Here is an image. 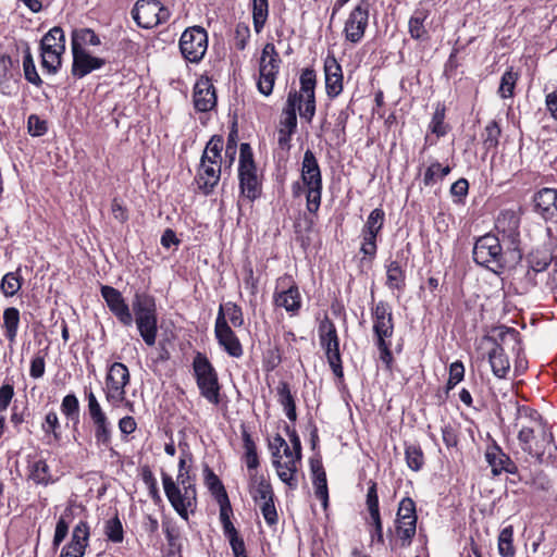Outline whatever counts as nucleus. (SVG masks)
<instances>
[{
  "label": "nucleus",
  "mask_w": 557,
  "mask_h": 557,
  "mask_svg": "<svg viewBox=\"0 0 557 557\" xmlns=\"http://www.w3.org/2000/svg\"><path fill=\"white\" fill-rule=\"evenodd\" d=\"M214 335L219 345L227 355L233 358H240L243 356V346L228 322L224 320L223 310H219L218 312L214 324Z\"/></svg>",
  "instance_id": "obj_16"
},
{
  "label": "nucleus",
  "mask_w": 557,
  "mask_h": 557,
  "mask_svg": "<svg viewBox=\"0 0 557 557\" xmlns=\"http://www.w3.org/2000/svg\"><path fill=\"white\" fill-rule=\"evenodd\" d=\"M282 60L272 42H267L259 61L258 89L264 96L272 94Z\"/></svg>",
  "instance_id": "obj_8"
},
{
  "label": "nucleus",
  "mask_w": 557,
  "mask_h": 557,
  "mask_svg": "<svg viewBox=\"0 0 557 557\" xmlns=\"http://www.w3.org/2000/svg\"><path fill=\"white\" fill-rule=\"evenodd\" d=\"M278 403L283 406L286 417L290 421H296V404L294 396L292 395L289 384L287 382H280L277 385Z\"/></svg>",
  "instance_id": "obj_33"
},
{
  "label": "nucleus",
  "mask_w": 557,
  "mask_h": 557,
  "mask_svg": "<svg viewBox=\"0 0 557 557\" xmlns=\"http://www.w3.org/2000/svg\"><path fill=\"white\" fill-rule=\"evenodd\" d=\"M219 310H223L224 320H228L234 327H240L244 325L243 310L238 305L227 302L224 306L221 305Z\"/></svg>",
  "instance_id": "obj_48"
},
{
  "label": "nucleus",
  "mask_w": 557,
  "mask_h": 557,
  "mask_svg": "<svg viewBox=\"0 0 557 557\" xmlns=\"http://www.w3.org/2000/svg\"><path fill=\"white\" fill-rule=\"evenodd\" d=\"M60 422L55 411H49L45 417V422L42 423V431L46 434H52L55 441H59L61 434L59 432Z\"/></svg>",
  "instance_id": "obj_60"
},
{
  "label": "nucleus",
  "mask_w": 557,
  "mask_h": 557,
  "mask_svg": "<svg viewBox=\"0 0 557 557\" xmlns=\"http://www.w3.org/2000/svg\"><path fill=\"white\" fill-rule=\"evenodd\" d=\"M519 221L513 212H504L495 222L497 234L487 233L475 239L472 257L474 262L496 274L507 265V251L517 250Z\"/></svg>",
  "instance_id": "obj_2"
},
{
  "label": "nucleus",
  "mask_w": 557,
  "mask_h": 557,
  "mask_svg": "<svg viewBox=\"0 0 557 557\" xmlns=\"http://www.w3.org/2000/svg\"><path fill=\"white\" fill-rule=\"evenodd\" d=\"M375 341H388L394 334V320L391 306L379 301L371 309Z\"/></svg>",
  "instance_id": "obj_17"
},
{
  "label": "nucleus",
  "mask_w": 557,
  "mask_h": 557,
  "mask_svg": "<svg viewBox=\"0 0 557 557\" xmlns=\"http://www.w3.org/2000/svg\"><path fill=\"white\" fill-rule=\"evenodd\" d=\"M61 412L73 422L74 430H76L79 422V401L74 394H67L63 397Z\"/></svg>",
  "instance_id": "obj_41"
},
{
  "label": "nucleus",
  "mask_w": 557,
  "mask_h": 557,
  "mask_svg": "<svg viewBox=\"0 0 557 557\" xmlns=\"http://www.w3.org/2000/svg\"><path fill=\"white\" fill-rule=\"evenodd\" d=\"M72 74L77 78H83L94 70H98L106 64V60L97 57H92L86 49H74Z\"/></svg>",
  "instance_id": "obj_22"
},
{
  "label": "nucleus",
  "mask_w": 557,
  "mask_h": 557,
  "mask_svg": "<svg viewBox=\"0 0 557 557\" xmlns=\"http://www.w3.org/2000/svg\"><path fill=\"white\" fill-rule=\"evenodd\" d=\"M557 200V189L542 188L534 196V206L537 213L543 219L549 218V210L552 205Z\"/></svg>",
  "instance_id": "obj_30"
},
{
  "label": "nucleus",
  "mask_w": 557,
  "mask_h": 557,
  "mask_svg": "<svg viewBox=\"0 0 557 557\" xmlns=\"http://www.w3.org/2000/svg\"><path fill=\"white\" fill-rule=\"evenodd\" d=\"M23 70H24V76L27 82L30 84L39 87L42 84V79L40 78L39 74L37 73L33 55L29 51V49L26 50L24 59H23Z\"/></svg>",
  "instance_id": "obj_51"
},
{
  "label": "nucleus",
  "mask_w": 557,
  "mask_h": 557,
  "mask_svg": "<svg viewBox=\"0 0 557 557\" xmlns=\"http://www.w3.org/2000/svg\"><path fill=\"white\" fill-rule=\"evenodd\" d=\"M103 297L109 310L124 326H132L135 322L137 331L144 343L152 347L158 336V311L156 298L146 292H136L132 300V309L126 304L120 290L114 287L101 286Z\"/></svg>",
  "instance_id": "obj_1"
},
{
  "label": "nucleus",
  "mask_w": 557,
  "mask_h": 557,
  "mask_svg": "<svg viewBox=\"0 0 557 557\" xmlns=\"http://www.w3.org/2000/svg\"><path fill=\"white\" fill-rule=\"evenodd\" d=\"M428 17L425 10H417L409 20V33L414 39H425L428 36L424 27V21Z\"/></svg>",
  "instance_id": "obj_43"
},
{
  "label": "nucleus",
  "mask_w": 557,
  "mask_h": 557,
  "mask_svg": "<svg viewBox=\"0 0 557 557\" xmlns=\"http://www.w3.org/2000/svg\"><path fill=\"white\" fill-rule=\"evenodd\" d=\"M252 23L257 34H260L267 23L269 16L268 0H251Z\"/></svg>",
  "instance_id": "obj_39"
},
{
  "label": "nucleus",
  "mask_w": 557,
  "mask_h": 557,
  "mask_svg": "<svg viewBox=\"0 0 557 557\" xmlns=\"http://www.w3.org/2000/svg\"><path fill=\"white\" fill-rule=\"evenodd\" d=\"M512 527L504 528L498 536V550L503 557H513L515 548L512 545Z\"/></svg>",
  "instance_id": "obj_49"
},
{
  "label": "nucleus",
  "mask_w": 557,
  "mask_h": 557,
  "mask_svg": "<svg viewBox=\"0 0 557 557\" xmlns=\"http://www.w3.org/2000/svg\"><path fill=\"white\" fill-rule=\"evenodd\" d=\"M94 423V433L96 444L106 448L110 447L112 438V429L108 417L91 420Z\"/></svg>",
  "instance_id": "obj_36"
},
{
  "label": "nucleus",
  "mask_w": 557,
  "mask_h": 557,
  "mask_svg": "<svg viewBox=\"0 0 557 557\" xmlns=\"http://www.w3.org/2000/svg\"><path fill=\"white\" fill-rule=\"evenodd\" d=\"M307 187V209L311 213H315L321 205L322 184L309 185Z\"/></svg>",
  "instance_id": "obj_56"
},
{
  "label": "nucleus",
  "mask_w": 557,
  "mask_h": 557,
  "mask_svg": "<svg viewBox=\"0 0 557 557\" xmlns=\"http://www.w3.org/2000/svg\"><path fill=\"white\" fill-rule=\"evenodd\" d=\"M243 442L245 448L244 460L246 462L250 476L251 473H258L257 468L259 467V457L257 454L256 444L249 433H243Z\"/></svg>",
  "instance_id": "obj_37"
},
{
  "label": "nucleus",
  "mask_w": 557,
  "mask_h": 557,
  "mask_svg": "<svg viewBox=\"0 0 557 557\" xmlns=\"http://www.w3.org/2000/svg\"><path fill=\"white\" fill-rule=\"evenodd\" d=\"M298 102H302V96L297 90H290L280 121L277 143L282 149H289L292 136L296 132Z\"/></svg>",
  "instance_id": "obj_12"
},
{
  "label": "nucleus",
  "mask_w": 557,
  "mask_h": 557,
  "mask_svg": "<svg viewBox=\"0 0 557 557\" xmlns=\"http://www.w3.org/2000/svg\"><path fill=\"white\" fill-rule=\"evenodd\" d=\"M29 479L33 480L36 484L41 485H48L54 482L51 476L48 463L42 459L35 461L30 466Z\"/></svg>",
  "instance_id": "obj_42"
},
{
  "label": "nucleus",
  "mask_w": 557,
  "mask_h": 557,
  "mask_svg": "<svg viewBox=\"0 0 557 557\" xmlns=\"http://www.w3.org/2000/svg\"><path fill=\"white\" fill-rule=\"evenodd\" d=\"M223 139L221 136H213L207 144L201 158L208 161L222 162Z\"/></svg>",
  "instance_id": "obj_50"
},
{
  "label": "nucleus",
  "mask_w": 557,
  "mask_h": 557,
  "mask_svg": "<svg viewBox=\"0 0 557 557\" xmlns=\"http://www.w3.org/2000/svg\"><path fill=\"white\" fill-rule=\"evenodd\" d=\"M206 483L216 500L222 499L223 495L227 494L221 480L209 468H206Z\"/></svg>",
  "instance_id": "obj_59"
},
{
  "label": "nucleus",
  "mask_w": 557,
  "mask_h": 557,
  "mask_svg": "<svg viewBox=\"0 0 557 557\" xmlns=\"http://www.w3.org/2000/svg\"><path fill=\"white\" fill-rule=\"evenodd\" d=\"M129 384V381H119L114 379L106 377V399L112 407H120L122 404L133 408V403L126 399L125 387Z\"/></svg>",
  "instance_id": "obj_25"
},
{
  "label": "nucleus",
  "mask_w": 557,
  "mask_h": 557,
  "mask_svg": "<svg viewBox=\"0 0 557 557\" xmlns=\"http://www.w3.org/2000/svg\"><path fill=\"white\" fill-rule=\"evenodd\" d=\"M238 176L242 194L250 200L258 198L260 195V185L257 169L251 147L246 143L240 145Z\"/></svg>",
  "instance_id": "obj_7"
},
{
  "label": "nucleus",
  "mask_w": 557,
  "mask_h": 557,
  "mask_svg": "<svg viewBox=\"0 0 557 557\" xmlns=\"http://www.w3.org/2000/svg\"><path fill=\"white\" fill-rule=\"evenodd\" d=\"M518 79V74L511 69L507 70L500 79L498 94L502 98H510L513 96V89Z\"/></svg>",
  "instance_id": "obj_52"
},
{
  "label": "nucleus",
  "mask_w": 557,
  "mask_h": 557,
  "mask_svg": "<svg viewBox=\"0 0 557 557\" xmlns=\"http://www.w3.org/2000/svg\"><path fill=\"white\" fill-rule=\"evenodd\" d=\"M161 479L169 503L182 519L188 520L197 509V490L189 471L178 472L176 481L161 471Z\"/></svg>",
  "instance_id": "obj_3"
},
{
  "label": "nucleus",
  "mask_w": 557,
  "mask_h": 557,
  "mask_svg": "<svg viewBox=\"0 0 557 557\" xmlns=\"http://www.w3.org/2000/svg\"><path fill=\"white\" fill-rule=\"evenodd\" d=\"M445 120V107L437 106L433 113L430 129L437 137L445 136L447 134V125L444 123Z\"/></svg>",
  "instance_id": "obj_53"
},
{
  "label": "nucleus",
  "mask_w": 557,
  "mask_h": 557,
  "mask_svg": "<svg viewBox=\"0 0 557 557\" xmlns=\"http://www.w3.org/2000/svg\"><path fill=\"white\" fill-rule=\"evenodd\" d=\"M41 65L50 74H55L61 67V58L64 52L52 51L50 49L40 48Z\"/></svg>",
  "instance_id": "obj_47"
},
{
  "label": "nucleus",
  "mask_w": 557,
  "mask_h": 557,
  "mask_svg": "<svg viewBox=\"0 0 557 557\" xmlns=\"http://www.w3.org/2000/svg\"><path fill=\"white\" fill-rule=\"evenodd\" d=\"M106 535L113 543H121L124 539L123 527L117 517L107 521Z\"/></svg>",
  "instance_id": "obj_57"
},
{
  "label": "nucleus",
  "mask_w": 557,
  "mask_h": 557,
  "mask_svg": "<svg viewBox=\"0 0 557 557\" xmlns=\"http://www.w3.org/2000/svg\"><path fill=\"white\" fill-rule=\"evenodd\" d=\"M500 134L502 131L496 121L487 123L482 134L483 147L486 151L495 149L498 146Z\"/></svg>",
  "instance_id": "obj_44"
},
{
  "label": "nucleus",
  "mask_w": 557,
  "mask_h": 557,
  "mask_svg": "<svg viewBox=\"0 0 557 557\" xmlns=\"http://www.w3.org/2000/svg\"><path fill=\"white\" fill-rule=\"evenodd\" d=\"M313 485L315 488V496L322 502L323 506L326 507L329 492L325 471H320V473L314 475Z\"/></svg>",
  "instance_id": "obj_58"
},
{
  "label": "nucleus",
  "mask_w": 557,
  "mask_h": 557,
  "mask_svg": "<svg viewBox=\"0 0 557 557\" xmlns=\"http://www.w3.org/2000/svg\"><path fill=\"white\" fill-rule=\"evenodd\" d=\"M22 269L18 267L15 271L5 273L0 282V290L4 297H14L23 285Z\"/></svg>",
  "instance_id": "obj_29"
},
{
  "label": "nucleus",
  "mask_w": 557,
  "mask_h": 557,
  "mask_svg": "<svg viewBox=\"0 0 557 557\" xmlns=\"http://www.w3.org/2000/svg\"><path fill=\"white\" fill-rule=\"evenodd\" d=\"M386 286L397 290H404L406 286V273L397 260L386 265Z\"/></svg>",
  "instance_id": "obj_31"
},
{
  "label": "nucleus",
  "mask_w": 557,
  "mask_h": 557,
  "mask_svg": "<svg viewBox=\"0 0 557 557\" xmlns=\"http://www.w3.org/2000/svg\"><path fill=\"white\" fill-rule=\"evenodd\" d=\"M385 222V212L381 208L372 210L362 227V244L360 251L370 259H374L376 255V237L383 228Z\"/></svg>",
  "instance_id": "obj_13"
},
{
  "label": "nucleus",
  "mask_w": 557,
  "mask_h": 557,
  "mask_svg": "<svg viewBox=\"0 0 557 557\" xmlns=\"http://www.w3.org/2000/svg\"><path fill=\"white\" fill-rule=\"evenodd\" d=\"M366 504L370 516L380 513L377 487L373 481H370Z\"/></svg>",
  "instance_id": "obj_61"
},
{
  "label": "nucleus",
  "mask_w": 557,
  "mask_h": 557,
  "mask_svg": "<svg viewBox=\"0 0 557 557\" xmlns=\"http://www.w3.org/2000/svg\"><path fill=\"white\" fill-rule=\"evenodd\" d=\"M325 89L330 98L337 97L343 91V71L334 55H327L324 61Z\"/></svg>",
  "instance_id": "obj_23"
},
{
  "label": "nucleus",
  "mask_w": 557,
  "mask_h": 557,
  "mask_svg": "<svg viewBox=\"0 0 557 557\" xmlns=\"http://www.w3.org/2000/svg\"><path fill=\"white\" fill-rule=\"evenodd\" d=\"M281 450L282 449H271L273 466L276 469L278 478L290 488L295 490L298 486V481L296 479L298 463L295 459L283 461Z\"/></svg>",
  "instance_id": "obj_24"
},
{
  "label": "nucleus",
  "mask_w": 557,
  "mask_h": 557,
  "mask_svg": "<svg viewBox=\"0 0 557 557\" xmlns=\"http://www.w3.org/2000/svg\"><path fill=\"white\" fill-rule=\"evenodd\" d=\"M194 106L199 112H208L216 106L215 88L211 79L207 76H201L194 87Z\"/></svg>",
  "instance_id": "obj_19"
},
{
  "label": "nucleus",
  "mask_w": 557,
  "mask_h": 557,
  "mask_svg": "<svg viewBox=\"0 0 557 557\" xmlns=\"http://www.w3.org/2000/svg\"><path fill=\"white\" fill-rule=\"evenodd\" d=\"M507 410H515V428H520L518 432V441L522 450L531 456L541 457L544 449L535 442V428L541 426L540 413L528 407L520 406L516 400H509L505 404Z\"/></svg>",
  "instance_id": "obj_4"
},
{
  "label": "nucleus",
  "mask_w": 557,
  "mask_h": 557,
  "mask_svg": "<svg viewBox=\"0 0 557 557\" xmlns=\"http://www.w3.org/2000/svg\"><path fill=\"white\" fill-rule=\"evenodd\" d=\"M485 459L492 469L493 475H499L502 472L510 474H516L518 472L516 463L506 453H504L496 442H493V444L486 448Z\"/></svg>",
  "instance_id": "obj_20"
},
{
  "label": "nucleus",
  "mask_w": 557,
  "mask_h": 557,
  "mask_svg": "<svg viewBox=\"0 0 557 557\" xmlns=\"http://www.w3.org/2000/svg\"><path fill=\"white\" fill-rule=\"evenodd\" d=\"M333 342L330 343V346H324L325 355L329 361V364L333 371V373L342 377L343 376V367L342 359L339 354V339L338 337H333Z\"/></svg>",
  "instance_id": "obj_40"
},
{
  "label": "nucleus",
  "mask_w": 557,
  "mask_h": 557,
  "mask_svg": "<svg viewBox=\"0 0 557 557\" xmlns=\"http://www.w3.org/2000/svg\"><path fill=\"white\" fill-rule=\"evenodd\" d=\"M132 16L138 26L152 28L170 18V11L158 0H137Z\"/></svg>",
  "instance_id": "obj_11"
},
{
  "label": "nucleus",
  "mask_w": 557,
  "mask_h": 557,
  "mask_svg": "<svg viewBox=\"0 0 557 557\" xmlns=\"http://www.w3.org/2000/svg\"><path fill=\"white\" fill-rule=\"evenodd\" d=\"M85 394H86V399L88 401V411H89L90 419L94 420V419L106 417L107 414L102 410L96 395L91 391L85 392Z\"/></svg>",
  "instance_id": "obj_64"
},
{
  "label": "nucleus",
  "mask_w": 557,
  "mask_h": 557,
  "mask_svg": "<svg viewBox=\"0 0 557 557\" xmlns=\"http://www.w3.org/2000/svg\"><path fill=\"white\" fill-rule=\"evenodd\" d=\"M107 377L119 381H131L128 368L122 362H114L108 370Z\"/></svg>",
  "instance_id": "obj_63"
},
{
  "label": "nucleus",
  "mask_w": 557,
  "mask_h": 557,
  "mask_svg": "<svg viewBox=\"0 0 557 557\" xmlns=\"http://www.w3.org/2000/svg\"><path fill=\"white\" fill-rule=\"evenodd\" d=\"M550 261H552V256L545 250H543V251L536 250V251L531 252L528 257V262H529L528 275L530 274V271H532L534 273L545 271L548 268V265L550 264Z\"/></svg>",
  "instance_id": "obj_45"
},
{
  "label": "nucleus",
  "mask_w": 557,
  "mask_h": 557,
  "mask_svg": "<svg viewBox=\"0 0 557 557\" xmlns=\"http://www.w3.org/2000/svg\"><path fill=\"white\" fill-rule=\"evenodd\" d=\"M275 306L284 308L289 313H296L301 306V297L296 285L289 286L287 289L276 292L274 296Z\"/></svg>",
  "instance_id": "obj_28"
},
{
  "label": "nucleus",
  "mask_w": 557,
  "mask_h": 557,
  "mask_svg": "<svg viewBox=\"0 0 557 557\" xmlns=\"http://www.w3.org/2000/svg\"><path fill=\"white\" fill-rule=\"evenodd\" d=\"M208 49V34L201 26L186 28L180 38V50L185 60L199 63Z\"/></svg>",
  "instance_id": "obj_10"
},
{
  "label": "nucleus",
  "mask_w": 557,
  "mask_h": 557,
  "mask_svg": "<svg viewBox=\"0 0 557 557\" xmlns=\"http://www.w3.org/2000/svg\"><path fill=\"white\" fill-rule=\"evenodd\" d=\"M20 326V311L15 307H9L3 311V323L4 335L10 344H14L17 331Z\"/></svg>",
  "instance_id": "obj_32"
},
{
  "label": "nucleus",
  "mask_w": 557,
  "mask_h": 557,
  "mask_svg": "<svg viewBox=\"0 0 557 557\" xmlns=\"http://www.w3.org/2000/svg\"><path fill=\"white\" fill-rule=\"evenodd\" d=\"M40 48L50 49L52 51H65V36L61 27H52L41 39Z\"/></svg>",
  "instance_id": "obj_34"
},
{
  "label": "nucleus",
  "mask_w": 557,
  "mask_h": 557,
  "mask_svg": "<svg viewBox=\"0 0 557 557\" xmlns=\"http://www.w3.org/2000/svg\"><path fill=\"white\" fill-rule=\"evenodd\" d=\"M513 344L512 349L520 347V333L512 327H500L497 336L486 335L482 338V345L488 346V361L495 376L506 377L510 369V362L505 354L504 345Z\"/></svg>",
  "instance_id": "obj_5"
},
{
  "label": "nucleus",
  "mask_w": 557,
  "mask_h": 557,
  "mask_svg": "<svg viewBox=\"0 0 557 557\" xmlns=\"http://www.w3.org/2000/svg\"><path fill=\"white\" fill-rule=\"evenodd\" d=\"M101 40L91 28H78L72 32V50L85 49L84 46H99Z\"/></svg>",
  "instance_id": "obj_35"
},
{
  "label": "nucleus",
  "mask_w": 557,
  "mask_h": 557,
  "mask_svg": "<svg viewBox=\"0 0 557 557\" xmlns=\"http://www.w3.org/2000/svg\"><path fill=\"white\" fill-rule=\"evenodd\" d=\"M301 181L305 186L322 184V176L318 160L314 153L306 150L301 163Z\"/></svg>",
  "instance_id": "obj_26"
},
{
  "label": "nucleus",
  "mask_w": 557,
  "mask_h": 557,
  "mask_svg": "<svg viewBox=\"0 0 557 557\" xmlns=\"http://www.w3.org/2000/svg\"><path fill=\"white\" fill-rule=\"evenodd\" d=\"M369 0H360L345 22L344 35L347 41L358 44L364 36L369 22Z\"/></svg>",
  "instance_id": "obj_14"
},
{
  "label": "nucleus",
  "mask_w": 557,
  "mask_h": 557,
  "mask_svg": "<svg viewBox=\"0 0 557 557\" xmlns=\"http://www.w3.org/2000/svg\"><path fill=\"white\" fill-rule=\"evenodd\" d=\"M405 457H406L407 466L411 470L419 471L422 469V467L424 465V455L419 445H414V444L407 445L406 444Z\"/></svg>",
  "instance_id": "obj_46"
},
{
  "label": "nucleus",
  "mask_w": 557,
  "mask_h": 557,
  "mask_svg": "<svg viewBox=\"0 0 557 557\" xmlns=\"http://www.w3.org/2000/svg\"><path fill=\"white\" fill-rule=\"evenodd\" d=\"M300 91L297 94L302 96V102H298V111L301 119L311 122L315 114V72L312 69H305L301 72Z\"/></svg>",
  "instance_id": "obj_15"
},
{
  "label": "nucleus",
  "mask_w": 557,
  "mask_h": 557,
  "mask_svg": "<svg viewBox=\"0 0 557 557\" xmlns=\"http://www.w3.org/2000/svg\"><path fill=\"white\" fill-rule=\"evenodd\" d=\"M261 513L269 525H275L277 523V511L274 505V499L262 502L259 504Z\"/></svg>",
  "instance_id": "obj_62"
},
{
  "label": "nucleus",
  "mask_w": 557,
  "mask_h": 557,
  "mask_svg": "<svg viewBox=\"0 0 557 557\" xmlns=\"http://www.w3.org/2000/svg\"><path fill=\"white\" fill-rule=\"evenodd\" d=\"M319 336L322 348L324 346H330V343L334 339L333 337H338L336 327L331 320L325 319L320 323Z\"/></svg>",
  "instance_id": "obj_55"
},
{
  "label": "nucleus",
  "mask_w": 557,
  "mask_h": 557,
  "mask_svg": "<svg viewBox=\"0 0 557 557\" xmlns=\"http://www.w3.org/2000/svg\"><path fill=\"white\" fill-rule=\"evenodd\" d=\"M89 525L85 521H81L75 525L72 532V539L62 550L60 557H83L88 546Z\"/></svg>",
  "instance_id": "obj_21"
},
{
  "label": "nucleus",
  "mask_w": 557,
  "mask_h": 557,
  "mask_svg": "<svg viewBox=\"0 0 557 557\" xmlns=\"http://www.w3.org/2000/svg\"><path fill=\"white\" fill-rule=\"evenodd\" d=\"M194 375L200 395L212 405L220 404V384L218 373L206 355L198 352L193 361Z\"/></svg>",
  "instance_id": "obj_6"
},
{
  "label": "nucleus",
  "mask_w": 557,
  "mask_h": 557,
  "mask_svg": "<svg viewBox=\"0 0 557 557\" xmlns=\"http://www.w3.org/2000/svg\"><path fill=\"white\" fill-rule=\"evenodd\" d=\"M451 171L449 165H442L438 161H433L424 171L422 182L424 186H433L438 181L447 176Z\"/></svg>",
  "instance_id": "obj_38"
},
{
  "label": "nucleus",
  "mask_w": 557,
  "mask_h": 557,
  "mask_svg": "<svg viewBox=\"0 0 557 557\" xmlns=\"http://www.w3.org/2000/svg\"><path fill=\"white\" fill-rule=\"evenodd\" d=\"M220 178L221 163L201 158L195 180L202 194H211L220 182Z\"/></svg>",
  "instance_id": "obj_18"
},
{
  "label": "nucleus",
  "mask_w": 557,
  "mask_h": 557,
  "mask_svg": "<svg viewBox=\"0 0 557 557\" xmlns=\"http://www.w3.org/2000/svg\"><path fill=\"white\" fill-rule=\"evenodd\" d=\"M416 503L410 497H405L398 505L395 520V534L400 541L401 547H408L417 532Z\"/></svg>",
  "instance_id": "obj_9"
},
{
  "label": "nucleus",
  "mask_w": 557,
  "mask_h": 557,
  "mask_svg": "<svg viewBox=\"0 0 557 557\" xmlns=\"http://www.w3.org/2000/svg\"><path fill=\"white\" fill-rule=\"evenodd\" d=\"M249 494L257 504L274 498L270 482L258 473H251L249 478Z\"/></svg>",
  "instance_id": "obj_27"
},
{
  "label": "nucleus",
  "mask_w": 557,
  "mask_h": 557,
  "mask_svg": "<svg viewBox=\"0 0 557 557\" xmlns=\"http://www.w3.org/2000/svg\"><path fill=\"white\" fill-rule=\"evenodd\" d=\"M71 516L72 511L70 509H66L64 513L59 518L52 541L53 547H58L66 537L70 525V522L66 519L71 518Z\"/></svg>",
  "instance_id": "obj_54"
}]
</instances>
